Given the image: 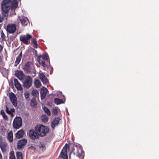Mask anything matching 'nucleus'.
Here are the masks:
<instances>
[{
  "mask_svg": "<svg viewBox=\"0 0 159 159\" xmlns=\"http://www.w3.org/2000/svg\"><path fill=\"white\" fill-rule=\"evenodd\" d=\"M3 142V141L2 137V136L0 135V143Z\"/></svg>",
  "mask_w": 159,
  "mask_h": 159,
  "instance_id": "obj_42",
  "label": "nucleus"
},
{
  "mask_svg": "<svg viewBox=\"0 0 159 159\" xmlns=\"http://www.w3.org/2000/svg\"><path fill=\"white\" fill-rule=\"evenodd\" d=\"M20 20L22 25L25 26L27 25L28 23V19L25 16H22L20 18Z\"/></svg>",
  "mask_w": 159,
  "mask_h": 159,
  "instance_id": "obj_17",
  "label": "nucleus"
},
{
  "mask_svg": "<svg viewBox=\"0 0 159 159\" xmlns=\"http://www.w3.org/2000/svg\"><path fill=\"white\" fill-rule=\"evenodd\" d=\"M60 119L59 118H55L51 122V126L52 129H54L59 124Z\"/></svg>",
  "mask_w": 159,
  "mask_h": 159,
  "instance_id": "obj_15",
  "label": "nucleus"
},
{
  "mask_svg": "<svg viewBox=\"0 0 159 159\" xmlns=\"http://www.w3.org/2000/svg\"><path fill=\"white\" fill-rule=\"evenodd\" d=\"M54 102L57 105H59L64 103L62 99L58 98H55L54 99Z\"/></svg>",
  "mask_w": 159,
  "mask_h": 159,
  "instance_id": "obj_24",
  "label": "nucleus"
},
{
  "mask_svg": "<svg viewBox=\"0 0 159 159\" xmlns=\"http://www.w3.org/2000/svg\"><path fill=\"white\" fill-rule=\"evenodd\" d=\"M0 113L2 115V116L5 114V112L3 110H1Z\"/></svg>",
  "mask_w": 159,
  "mask_h": 159,
  "instance_id": "obj_40",
  "label": "nucleus"
},
{
  "mask_svg": "<svg viewBox=\"0 0 159 159\" xmlns=\"http://www.w3.org/2000/svg\"><path fill=\"white\" fill-rule=\"evenodd\" d=\"M39 147L40 149L43 151H44L46 149V147L43 143H40L39 145Z\"/></svg>",
  "mask_w": 159,
  "mask_h": 159,
  "instance_id": "obj_27",
  "label": "nucleus"
},
{
  "mask_svg": "<svg viewBox=\"0 0 159 159\" xmlns=\"http://www.w3.org/2000/svg\"><path fill=\"white\" fill-rule=\"evenodd\" d=\"M16 14L15 11H12L10 13V15L11 16V15H15Z\"/></svg>",
  "mask_w": 159,
  "mask_h": 159,
  "instance_id": "obj_41",
  "label": "nucleus"
},
{
  "mask_svg": "<svg viewBox=\"0 0 159 159\" xmlns=\"http://www.w3.org/2000/svg\"><path fill=\"white\" fill-rule=\"evenodd\" d=\"M3 118L5 120H7L8 119V117L5 114L2 115Z\"/></svg>",
  "mask_w": 159,
  "mask_h": 159,
  "instance_id": "obj_39",
  "label": "nucleus"
},
{
  "mask_svg": "<svg viewBox=\"0 0 159 159\" xmlns=\"http://www.w3.org/2000/svg\"><path fill=\"white\" fill-rule=\"evenodd\" d=\"M15 111V110L14 109H11V111L12 112H14Z\"/></svg>",
  "mask_w": 159,
  "mask_h": 159,
  "instance_id": "obj_45",
  "label": "nucleus"
},
{
  "mask_svg": "<svg viewBox=\"0 0 159 159\" xmlns=\"http://www.w3.org/2000/svg\"><path fill=\"white\" fill-rule=\"evenodd\" d=\"M53 115H57L58 113L57 110L56 108L53 109L52 111Z\"/></svg>",
  "mask_w": 159,
  "mask_h": 159,
  "instance_id": "obj_36",
  "label": "nucleus"
},
{
  "mask_svg": "<svg viewBox=\"0 0 159 159\" xmlns=\"http://www.w3.org/2000/svg\"><path fill=\"white\" fill-rule=\"evenodd\" d=\"M2 159V156L0 152V159Z\"/></svg>",
  "mask_w": 159,
  "mask_h": 159,
  "instance_id": "obj_44",
  "label": "nucleus"
},
{
  "mask_svg": "<svg viewBox=\"0 0 159 159\" xmlns=\"http://www.w3.org/2000/svg\"><path fill=\"white\" fill-rule=\"evenodd\" d=\"M22 121L20 117H16L14 119L13 123V126L14 129H18L22 126Z\"/></svg>",
  "mask_w": 159,
  "mask_h": 159,
  "instance_id": "obj_6",
  "label": "nucleus"
},
{
  "mask_svg": "<svg viewBox=\"0 0 159 159\" xmlns=\"http://www.w3.org/2000/svg\"><path fill=\"white\" fill-rule=\"evenodd\" d=\"M41 119L43 122L46 123L48 121V118L46 115H43L41 116Z\"/></svg>",
  "mask_w": 159,
  "mask_h": 159,
  "instance_id": "obj_26",
  "label": "nucleus"
},
{
  "mask_svg": "<svg viewBox=\"0 0 159 159\" xmlns=\"http://www.w3.org/2000/svg\"><path fill=\"white\" fill-rule=\"evenodd\" d=\"M36 65L37 66H39V65H38L37 64H36Z\"/></svg>",
  "mask_w": 159,
  "mask_h": 159,
  "instance_id": "obj_48",
  "label": "nucleus"
},
{
  "mask_svg": "<svg viewBox=\"0 0 159 159\" xmlns=\"http://www.w3.org/2000/svg\"><path fill=\"white\" fill-rule=\"evenodd\" d=\"M27 140L25 139H23L18 141V142L17 148L18 149H22L26 144Z\"/></svg>",
  "mask_w": 159,
  "mask_h": 159,
  "instance_id": "obj_13",
  "label": "nucleus"
},
{
  "mask_svg": "<svg viewBox=\"0 0 159 159\" xmlns=\"http://www.w3.org/2000/svg\"><path fill=\"white\" fill-rule=\"evenodd\" d=\"M23 82V86L26 88H29L32 84V79L30 76H26Z\"/></svg>",
  "mask_w": 159,
  "mask_h": 159,
  "instance_id": "obj_7",
  "label": "nucleus"
},
{
  "mask_svg": "<svg viewBox=\"0 0 159 159\" xmlns=\"http://www.w3.org/2000/svg\"><path fill=\"white\" fill-rule=\"evenodd\" d=\"M16 30V26L15 24H9L7 26L6 30L8 33H13Z\"/></svg>",
  "mask_w": 159,
  "mask_h": 159,
  "instance_id": "obj_8",
  "label": "nucleus"
},
{
  "mask_svg": "<svg viewBox=\"0 0 159 159\" xmlns=\"http://www.w3.org/2000/svg\"><path fill=\"white\" fill-rule=\"evenodd\" d=\"M22 57V52H21L19 54V55L17 56V57L16 58V60L15 61L14 66H17V65L20 63L21 58Z\"/></svg>",
  "mask_w": 159,
  "mask_h": 159,
  "instance_id": "obj_21",
  "label": "nucleus"
},
{
  "mask_svg": "<svg viewBox=\"0 0 159 159\" xmlns=\"http://www.w3.org/2000/svg\"><path fill=\"white\" fill-rule=\"evenodd\" d=\"M0 71L2 73L6 72L7 71L6 69L2 67H0Z\"/></svg>",
  "mask_w": 159,
  "mask_h": 159,
  "instance_id": "obj_37",
  "label": "nucleus"
},
{
  "mask_svg": "<svg viewBox=\"0 0 159 159\" xmlns=\"http://www.w3.org/2000/svg\"><path fill=\"white\" fill-rule=\"evenodd\" d=\"M3 48L2 46L0 45V52L2 51Z\"/></svg>",
  "mask_w": 159,
  "mask_h": 159,
  "instance_id": "obj_43",
  "label": "nucleus"
},
{
  "mask_svg": "<svg viewBox=\"0 0 159 159\" xmlns=\"http://www.w3.org/2000/svg\"><path fill=\"white\" fill-rule=\"evenodd\" d=\"M32 42L34 44V47L35 48H37V43L35 38H33L32 40Z\"/></svg>",
  "mask_w": 159,
  "mask_h": 159,
  "instance_id": "obj_31",
  "label": "nucleus"
},
{
  "mask_svg": "<svg viewBox=\"0 0 159 159\" xmlns=\"http://www.w3.org/2000/svg\"><path fill=\"white\" fill-rule=\"evenodd\" d=\"M23 69L27 73H32L35 74L36 71L32 63L30 61L27 62L23 67Z\"/></svg>",
  "mask_w": 159,
  "mask_h": 159,
  "instance_id": "obj_4",
  "label": "nucleus"
},
{
  "mask_svg": "<svg viewBox=\"0 0 159 159\" xmlns=\"http://www.w3.org/2000/svg\"><path fill=\"white\" fill-rule=\"evenodd\" d=\"M37 105V102L35 98H33L31 100L30 105L32 107H34Z\"/></svg>",
  "mask_w": 159,
  "mask_h": 159,
  "instance_id": "obj_28",
  "label": "nucleus"
},
{
  "mask_svg": "<svg viewBox=\"0 0 159 159\" xmlns=\"http://www.w3.org/2000/svg\"><path fill=\"white\" fill-rule=\"evenodd\" d=\"M24 132L23 129L18 131L16 134V137L18 139H19L23 137Z\"/></svg>",
  "mask_w": 159,
  "mask_h": 159,
  "instance_id": "obj_23",
  "label": "nucleus"
},
{
  "mask_svg": "<svg viewBox=\"0 0 159 159\" xmlns=\"http://www.w3.org/2000/svg\"><path fill=\"white\" fill-rule=\"evenodd\" d=\"M57 159H68L67 155L66 149L64 148L61 152L59 157Z\"/></svg>",
  "mask_w": 159,
  "mask_h": 159,
  "instance_id": "obj_11",
  "label": "nucleus"
},
{
  "mask_svg": "<svg viewBox=\"0 0 159 159\" xmlns=\"http://www.w3.org/2000/svg\"><path fill=\"white\" fill-rule=\"evenodd\" d=\"M39 77L43 83L44 84H47L48 82V81L46 77L43 74H40Z\"/></svg>",
  "mask_w": 159,
  "mask_h": 159,
  "instance_id": "obj_16",
  "label": "nucleus"
},
{
  "mask_svg": "<svg viewBox=\"0 0 159 159\" xmlns=\"http://www.w3.org/2000/svg\"><path fill=\"white\" fill-rule=\"evenodd\" d=\"M7 139L10 143H12L13 141V134L11 131L9 132L7 135Z\"/></svg>",
  "mask_w": 159,
  "mask_h": 159,
  "instance_id": "obj_19",
  "label": "nucleus"
},
{
  "mask_svg": "<svg viewBox=\"0 0 159 159\" xmlns=\"http://www.w3.org/2000/svg\"><path fill=\"white\" fill-rule=\"evenodd\" d=\"M7 144L5 142L0 143V147L2 152H4L6 150Z\"/></svg>",
  "mask_w": 159,
  "mask_h": 159,
  "instance_id": "obj_20",
  "label": "nucleus"
},
{
  "mask_svg": "<svg viewBox=\"0 0 159 159\" xmlns=\"http://www.w3.org/2000/svg\"><path fill=\"white\" fill-rule=\"evenodd\" d=\"M1 36L2 39H5V35L3 33L2 30H0Z\"/></svg>",
  "mask_w": 159,
  "mask_h": 159,
  "instance_id": "obj_35",
  "label": "nucleus"
},
{
  "mask_svg": "<svg viewBox=\"0 0 159 159\" xmlns=\"http://www.w3.org/2000/svg\"><path fill=\"white\" fill-rule=\"evenodd\" d=\"M14 82L15 85L17 90L20 91H21L23 90V88L21 87V84L17 79H14Z\"/></svg>",
  "mask_w": 159,
  "mask_h": 159,
  "instance_id": "obj_18",
  "label": "nucleus"
},
{
  "mask_svg": "<svg viewBox=\"0 0 159 159\" xmlns=\"http://www.w3.org/2000/svg\"><path fill=\"white\" fill-rule=\"evenodd\" d=\"M38 61L39 63L43 67H46L48 66L46 63L48 62L50 65V63L49 61V57L47 53H45L43 55H40L38 57Z\"/></svg>",
  "mask_w": 159,
  "mask_h": 159,
  "instance_id": "obj_3",
  "label": "nucleus"
},
{
  "mask_svg": "<svg viewBox=\"0 0 159 159\" xmlns=\"http://www.w3.org/2000/svg\"><path fill=\"white\" fill-rule=\"evenodd\" d=\"M9 159H16L14 151H11L10 152Z\"/></svg>",
  "mask_w": 159,
  "mask_h": 159,
  "instance_id": "obj_30",
  "label": "nucleus"
},
{
  "mask_svg": "<svg viewBox=\"0 0 159 159\" xmlns=\"http://www.w3.org/2000/svg\"><path fill=\"white\" fill-rule=\"evenodd\" d=\"M29 93L28 92H25L24 93L25 97L26 99L27 100H29Z\"/></svg>",
  "mask_w": 159,
  "mask_h": 159,
  "instance_id": "obj_38",
  "label": "nucleus"
},
{
  "mask_svg": "<svg viewBox=\"0 0 159 159\" xmlns=\"http://www.w3.org/2000/svg\"><path fill=\"white\" fill-rule=\"evenodd\" d=\"M9 97L10 100L13 105L15 107L17 106V98L15 94L12 93H9Z\"/></svg>",
  "mask_w": 159,
  "mask_h": 159,
  "instance_id": "obj_10",
  "label": "nucleus"
},
{
  "mask_svg": "<svg viewBox=\"0 0 159 159\" xmlns=\"http://www.w3.org/2000/svg\"><path fill=\"white\" fill-rule=\"evenodd\" d=\"M29 135L30 138L33 140L38 139L39 138V135L37 131L35 130L32 129L29 131Z\"/></svg>",
  "mask_w": 159,
  "mask_h": 159,
  "instance_id": "obj_9",
  "label": "nucleus"
},
{
  "mask_svg": "<svg viewBox=\"0 0 159 159\" xmlns=\"http://www.w3.org/2000/svg\"><path fill=\"white\" fill-rule=\"evenodd\" d=\"M32 36L30 34H27L26 35L20 36V40L25 45L29 44L30 43V39Z\"/></svg>",
  "mask_w": 159,
  "mask_h": 159,
  "instance_id": "obj_5",
  "label": "nucleus"
},
{
  "mask_svg": "<svg viewBox=\"0 0 159 159\" xmlns=\"http://www.w3.org/2000/svg\"><path fill=\"white\" fill-rule=\"evenodd\" d=\"M35 86L37 88H39L41 85V84L40 81L38 79H35L34 82Z\"/></svg>",
  "mask_w": 159,
  "mask_h": 159,
  "instance_id": "obj_25",
  "label": "nucleus"
},
{
  "mask_svg": "<svg viewBox=\"0 0 159 159\" xmlns=\"http://www.w3.org/2000/svg\"><path fill=\"white\" fill-rule=\"evenodd\" d=\"M6 111L7 113L9 115H11L12 116L13 115V114L11 113V111L10 110H8V108L7 106H6Z\"/></svg>",
  "mask_w": 159,
  "mask_h": 159,
  "instance_id": "obj_34",
  "label": "nucleus"
},
{
  "mask_svg": "<svg viewBox=\"0 0 159 159\" xmlns=\"http://www.w3.org/2000/svg\"><path fill=\"white\" fill-rule=\"evenodd\" d=\"M16 155L17 159H23L22 155L21 153L17 152L16 153Z\"/></svg>",
  "mask_w": 159,
  "mask_h": 159,
  "instance_id": "obj_33",
  "label": "nucleus"
},
{
  "mask_svg": "<svg viewBox=\"0 0 159 159\" xmlns=\"http://www.w3.org/2000/svg\"><path fill=\"white\" fill-rule=\"evenodd\" d=\"M15 75L16 77L21 80H24V78L26 77L23 72L21 71H15Z\"/></svg>",
  "mask_w": 159,
  "mask_h": 159,
  "instance_id": "obj_12",
  "label": "nucleus"
},
{
  "mask_svg": "<svg viewBox=\"0 0 159 159\" xmlns=\"http://www.w3.org/2000/svg\"><path fill=\"white\" fill-rule=\"evenodd\" d=\"M18 3L16 0H3L1 4V13L5 17L8 16V11L10 9L15 10L18 6Z\"/></svg>",
  "mask_w": 159,
  "mask_h": 159,
  "instance_id": "obj_1",
  "label": "nucleus"
},
{
  "mask_svg": "<svg viewBox=\"0 0 159 159\" xmlns=\"http://www.w3.org/2000/svg\"><path fill=\"white\" fill-rule=\"evenodd\" d=\"M35 129L39 136L41 137L45 136L49 131V128L47 126L42 125H37Z\"/></svg>",
  "mask_w": 159,
  "mask_h": 159,
  "instance_id": "obj_2",
  "label": "nucleus"
},
{
  "mask_svg": "<svg viewBox=\"0 0 159 159\" xmlns=\"http://www.w3.org/2000/svg\"><path fill=\"white\" fill-rule=\"evenodd\" d=\"M2 61V58L1 56H0V62H1Z\"/></svg>",
  "mask_w": 159,
  "mask_h": 159,
  "instance_id": "obj_46",
  "label": "nucleus"
},
{
  "mask_svg": "<svg viewBox=\"0 0 159 159\" xmlns=\"http://www.w3.org/2000/svg\"><path fill=\"white\" fill-rule=\"evenodd\" d=\"M43 110L44 111L48 116L51 115V112L50 110L46 107H44L43 108Z\"/></svg>",
  "mask_w": 159,
  "mask_h": 159,
  "instance_id": "obj_29",
  "label": "nucleus"
},
{
  "mask_svg": "<svg viewBox=\"0 0 159 159\" xmlns=\"http://www.w3.org/2000/svg\"><path fill=\"white\" fill-rule=\"evenodd\" d=\"M31 94L33 96H37L38 95L39 93L37 90H33L32 91Z\"/></svg>",
  "mask_w": 159,
  "mask_h": 159,
  "instance_id": "obj_32",
  "label": "nucleus"
},
{
  "mask_svg": "<svg viewBox=\"0 0 159 159\" xmlns=\"http://www.w3.org/2000/svg\"><path fill=\"white\" fill-rule=\"evenodd\" d=\"M14 38H15V37H13V38H12V40H13V39H14Z\"/></svg>",
  "mask_w": 159,
  "mask_h": 159,
  "instance_id": "obj_47",
  "label": "nucleus"
},
{
  "mask_svg": "<svg viewBox=\"0 0 159 159\" xmlns=\"http://www.w3.org/2000/svg\"><path fill=\"white\" fill-rule=\"evenodd\" d=\"M66 110H67V108H66ZM67 112H68V111H67Z\"/></svg>",
  "mask_w": 159,
  "mask_h": 159,
  "instance_id": "obj_49",
  "label": "nucleus"
},
{
  "mask_svg": "<svg viewBox=\"0 0 159 159\" xmlns=\"http://www.w3.org/2000/svg\"><path fill=\"white\" fill-rule=\"evenodd\" d=\"M77 156L79 157L80 159L84 158V152L81 148H79L77 150Z\"/></svg>",
  "mask_w": 159,
  "mask_h": 159,
  "instance_id": "obj_22",
  "label": "nucleus"
},
{
  "mask_svg": "<svg viewBox=\"0 0 159 159\" xmlns=\"http://www.w3.org/2000/svg\"><path fill=\"white\" fill-rule=\"evenodd\" d=\"M48 92V90L45 87L42 88L40 90L41 98V99H44L45 98L47 93Z\"/></svg>",
  "mask_w": 159,
  "mask_h": 159,
  "instance_id": "obj_14",
  "label": "nucleus"
}]
</instances>
